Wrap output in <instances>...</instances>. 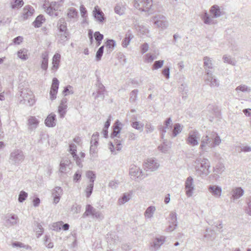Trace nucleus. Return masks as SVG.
Wrapping results in <instances>:
<instances>
[{
  "label": "nucleus",
  "mask_w": 251,
  "mask_h": 251,
  "mask_svg": "<svg viewBox=\"0 0 251 251\" xmlns=\"http://www.w3.org/2000/svg\"><path fill=\"white\" fill-rule=\"evenodd\" d=\"M221 143V139L219 135L212 131L202 137L200 149L202 153L208 152L210 149L219 146Z\"/></svg>",
  "instance_id": "nucleus-1"
},
{
  "label": "nucleus",
  "mask_w": 251,
  "mask_h": 251,
  "mask_svg": "<svg viewBox=\"0 0 251 251\" xmlns=\"http://www.w3.org/2000/svg\"><path fill=\"white\" fill-rule=\"evenodd\" d=\"M193 166L197 173L201 176H207L210 173V163L208 159L197 158L194 162Z\"/></svg>",
  "instance_id": "nucleus-2"
},
{
  "label": "nucleus",
  "mask_w": 251,
  "mask_h": 251,
  "mask_svg": "<svg viewBox=\"0 0 251 251\" xmlns=\"http://www.w3.org/2000/svg\"><path fill=\"white\" fill-rule=\"evenodd\" d=\"M19 100L20 103L31 106L35 103V100L33 93L27 87L23 85L19 87Z\"/></svg>",
  "instance_id": "nucleus-3"
},
{
  "label": "nucleus",
  "mask_w": 251,
  "mask_h": 251,
  "mask_svg": "<svg viewBox=\"0 0 251 251\" xmlns=\"http://www.w3.org/2000/svg\"><path fill=\"white\" fill-rule=\"evenodd\" d=\"M25 155L20 149H14L10 153L9 162L15 166L20 165L25 160Z\"/></svg>",
  "instance_id": "nucleus-4"
},
{
  "label": "nucleus",
  "mask_w": 251,
  "mask_h": 251,
  "mask_svg": "<svg viewBox=\"0 0 251 251\" xmlns=\"http://www.w3.org/2000/svg\"><path fill=\"white\" fill-rule=\"evenodd\" d=\"M200 134L197 130H192L188 133L186 139V143L191 147L197 146L199 143Z\"/></svg>",
  "instance_id": "nucleus-5"
},
{
  "label": "nucleus",
  "mask_w": 251,
  "mask_h": 251,
  "mask_svg": "<svg viewBox=\"0 0 251 251\" xmlns=\"http://www.w3.org/2000/svg\"><path fill=\"white\" fill-rule=\"evenodd\" d=\"M152 5V0H134V6L141 11H148Z\"/></svg>",
  "instance_id": "nucleus-6"
},
{
  "label": "nucleus",
  "mask_w": 251,
  "mask_h": 251,
  "mask_svg": "<svg viewBox=\"0 0 251 251\" xmlns=\"http://www.w3.org/2000/svg\"><path fill=\"white\" fill-rule=\"evenodd\" d=\"M152 22L154 24L161 30H165L169 25L168 22L166 18L161 14L155 16L152 18Z\"/></svg>",
  "instance_id": "nucleus-7"
},
{
  "label": "nucleus",
  "mask_w": 251,
  "mask_h": 251,
  "mask_svg": "<svg viewBox=\"0 0 251 251\" xmlns=\"http://www.w3.org/2000/svg\"><path fill=\"white\" fill-rule=\"evenodd\" d=\"M185 195L188 198L191 197L195 190V185L193 178L188 176L184 183Z\"/></svg>",
  "instance_id": "nucleus-8"
},
{
  "label": "nucleus",
  "mask_w": 251,
  "mask_h": 251,
  "mask_svg": "<svg viewBox=\"0 0 251 251\" xmlns=\"http://www.w3.org/2000/svg\"><path fill=\"white\" fill-rule=\"evenodd\" d=\"M59 7V4L55 1L51 2L49 5L47 4L43 5V8L46 13L52 16H57L58 15L57 11Z\"/></svg>",
  "instance_id": "nucleus-9"
},
{
  "label": "nucleus",
  "mask_w": 251,
  "mask_h": 251,
  "mask_svg": "<svg viewBox=\"0 0 251 251\" xmlns=\"http://www.w3.org/2000/svg\"><path fill=\"white\" fill-rule=\"evenodd\" d=\"M129 174L132 179H143L145 176H144L142 170L138 166L135 165H131L130 169Z\"/></svg>",
  "instance_id": "nucleus-10"
},
{
  "label": "nucleus",
  "mask_w": 251,
  "mask_h": 251,
  "mask_svg": "<svg viewBox=\"0 0 251 251\" xmlns=\"http://www.w3.org/2000/svg\"><path fill=\"white\" fill-rule=\"evenodd\" d=\"M206 75L205 82L207 85H209L211 87H218L219 86V81L213 75L212 71H207Z\"/></svg>",
  "instance_id": "nucleus-11"
},
{
  "label": "nucleus",
  "mask_w": 251,
  "mask_h": 251,
  "mask_svg": "<svg viewBox=\"0 0 251 251\" xmlns=\"http://www.w3.org/2000/svg\"><path fill=\"white\" fill-rule=\"evenodd\" d=\"M165 241L166 237L164 236H160L155 238L151 243V250L152 251H156L159 250Z\"/></svg>",
  "instance_id": "nucleus-12"
},
{
  "label": "nucleus",
  "mask_w": 251,
  "mask_h": 251,
  "mask_svg": "<svg viewBox=\"0 0 251 251\" xmlns=\"http://www.w3.org/2000/svg\"><path fill=\"white\" fill-rule=\"evenodd\" d=\"M144 168L150 171H154L159 167V163L157 160L149 158L144 164Z\"/></svg>",
  "instance_id": "nucleus-13"
},
{
  "label": "nucleus",
  "mask_w": 251,
  "mask_h": 251,
  "mask_svg": "<svg viewBox=\"0 0 251 251\" xmlns=\"http://www.w3.org/2000/svg\"><path fill=\"white\" fill-rule=\"evenodd\" d=\"M4 220L6 226H12L17 224L19 218L17 215L10 213L5 215Z\"/></svg>",
  "instance_id": "nucleus-14"
},
{
  "label": "nucleus",
  "mask_w": 251,
  "mask_h": 251,
  "mask_svg": "<svg viewBox=\"0 0 251 251\" xmlns=\"http://www.w3.org/2000/svg\"><path fill=\"white\" fill-rule=\"evenodd\" d=\"M164 126H160L159 127V130L161 135V138H164L165 134L167 132V130L171 131L172 126V120L171 118H167L164 123Z\"/></svg>",
  "instance_id": "nucleus-15"
},
{
  "label": "nucleus",
  "mask_w": 251,
  "mask_h": 251,
  "mask_svg": "<svg viewBox=\"0 0 251 251\" xmlns=\"http://www.w3.org/2000/svg\"><path fill=\"white\" fill-rule=\"evenodd\" d=\"M203 22L208 25H212L217 23L216 18L212 15L209 14L206 11H204L201 16Z\"/></svg>",
  "instance_id": "nucleus-16"
},
{
  "label": "nucleus",
  "mask_w": 251,
  "mask_h": 251,
  "mask_svg": "<svg viewBox=\"0 0 251 251\" xmlns=\"http://www.w3.org/2000/svg\"><path fill=\"white\" fill-rule=\"evenodd\" d=\"M208 192L215 198H219L222 195V189L217 185H210L208 187Z\"/></svg>",
  "instance_id": "nucleus-17"
},
{
  "label": "nucleus",
  "mask_w": 251,
  "mask_h": 251,
  "mask_svg": "<svg viewBox=\"0 0 251 251\" xmlns=\"http://www.w3.org/2000/svg\"><path fill=\"white\" fill-rule=\"evenodd\" d=\"M39 120L35 116H29L27 121L28 129L30 131L34 130L39 124Z\"/></svg>",
  "instance_id": "nucleus-18"
},
{
  "label": "nucleus",
  "mask_w": 251,
  "mask_h": 251,
  "mask_svg": "<svg viewBox=\"0 0 251 251\" xmlns=\"http://www.w3.org/2000/svg\"><path fill=\"white\" fill-rule=\"evenodd\" d=\"M34 9L30 5H26L24 7L22 13L21 19L25 20L30 18L34 12Z\"/></svg>",
  "instance_id": "nucleus-19"
},
{
  "label": "nucleus",
  "mask_w": 251,
  "mask_h": 251,
  "mask_svg": "<svg viewBox=\"0 0 251 251\" xmlns=\"http://www.w3.org/2000/svg\"><path fill=\"white\" fill-rule=\"evenodd\" d=\"M231 200H237L241 198L244 194V190L240 187H235L232 189L230 192Z\"/></svg>",
  "instance_id": "nucleus-20"
},
{
  "label": "nucleus",
  "mask_w": 251,
  "mask_h": 251,
  "mask_svg": "<svg viewBox=\"0 0 251 251\" xmlns=\"http://www.w3.org/2000/svg\"><path fill=\"white\" fill-rule=\"evenodd\" d=\"M71 162L68 158H63L60 163L59 171L62 173H65L71 169Z\"/></svg>",
  "instance_id": "nucleus-21"
},
{
  "label": "nucleus",
  "mask_w": 251,
  "mask_h": 251,
  "mask_svg": "<svg viewBox=\"0 0 251 251\" xmlns=\"http://www.w3.org/2000/svg\"><path fill=\"white\" fill-rule=\"evenodd\" d=\"M67 101L68 100L67 98H63L61 100L60 103L58 106V112L59 114L60 117L61 118H64L66 113V109L67 108Z\"/></svg>",
  "instance_id": "nucleus-22"
},
{
  "label": "nucleus",
  "mask_w": 251,
  "mask_h": 251,
  "mask_svg": "<svg viewBox=\"0 0 251 251\" xmlns=\"http://www.w3.org/2000/svg\"><path fill=\"white\" fill-rule=\"evenodd\" d=\"M76 146L75 144H70L69 145V152L72 155L74 159L75 160L77 165L79 167H82V165L81 163L80 160L78 156L76 153Z\"/></svg>",
  "instance_id": "nucleus-23"
},
{
  "label": "nucleus",
  "mask_w": 251,
  "mask_h": 251,
  "mask_svg": "<svg viewBox=\"0 0 251 251\" xmlns=\"http://www.w3.org/2000/svg\"><path fill=\"white\" fill-rule=\"evenodd\" d=\"M62 194L63 190L60 187L56 186L52 190V196L53 197V202L55 204L59 202Z\"/></svg>",
  "instance_id": "nucleus-24"
},
{
  "label": "nucleus",
  "mask_w": 251,
  "mask_h": 251,
  "mask_svg": "<svg viewBox=\"0 0 251 251\" xmlns=\"http://www.w3.org/2000/svg\"><path fill=\"white\" fill-rule=\"evenodd\" d=\"M93 16L97 21L102 23L104 21L105 18L102 11L99 8L98 6H96L93 11Z\"/></svg>",
  "instance_id": "nucleus-25"
},
{
  "label": "nucleus",
  "mask_w": 251,
  "mask_h": 251,
  "mask_svg": "<svg viewBox=\"0 0 251 251\" xmlns=\"http://www.w3.org/2000/svg\"><path fill=\"white\" fill-rule=\"evenodd\" d=\"M209 12L215 18H219L224 14V12L218 5L212 6L210 8Z\"/></svg>",
  "instance_id": "nucleus-26"
},
{
  "label": "nucleus",
  "mask_w": 251,
  "mask_h": 251,
  "mask_svg": "<svg viewBox=\"0 0 251 251\" xmlns=\"http://www.w3.org/2000/svg\"><path fill=\"white\" fill-rule=\"evenodd\" d=\"M123 126V125L119 120H117L113 125V131L111 134V137L112 138L119 137L118 135Z\"/></svg>",
  "instance_id": "nucleus-27"
},
{
  "label": "nucleus",
  "mask_w": 251,
  "mask_h": 251,
  "mask_svg": "<svg viewBox=\"0 0 251 251\" xmlns=\"http://www.w3.org/2000/svg\"><path fill=\"white\" fill-rule=\"evenodd\" d=\"M56 119L55 114L51 113L47 117L45 124L47 126L54 127L56 125Z\"/></svg>",
  "instance_id": "nucleus-28"
},
{
  "label": "nucleus",
  "mask_w": 251,
  "mask_h": 251,
  "mask_svg": "<svg viewBox=\"0 0 251 251\" xmlns=\"http://www.w3.org/2000/svg\"><path fill=\"white\" fill-rule=\"evenodd\" d=\"M156 208L154 206H149L144 212V217L146 219H151L153 217Z\"/></svg>",
  "instance_id": "nucleus-29"
},
{
  "label": "nucleus",
  "mask_w": 251,
  "mask_h": 251,
  "mask_svg": "<svg viewBox=\"0 0 251 251\" xmlns=\"http://www.w3.org/2000/svg\"><path fill=\"white\" fill-rule=\"evenodd\" d=\"M67 18L70 20L75 21L78 16V13L76 9L73 7H70L67 9Z\"/></svg>",
  "instance_id": "nucleus-30"
},
{
  "label": "nucleus",
  "mask_w": 251,
  "mask_h": 251,
  "mask_svg": "<svg viewBox=\"0 0 251 251\" xmlns=\"http://www.w3.org/2000/svg\"><path fill=\"white\" fill-rule=\"evenodd\" d=\"M203 64L206 74L207 71H212L211 70H212L213 67L211 58L207 56L204 57L203 58Z\"/></svg>",
  "instance_id": "nucleus-31"
},
{
  "label": "nucleus",
  "mask_w": 251,
  "mask_h": 251,
  "mask_svg": "<svg viewBox=\"0 0 251 251\" xmlns=\"http://www.w3.org/2000/svg\"><path fill=\"white\" fill-rule=\"evenodd\" d=\"M49 54L48 52L45 51L42 54V63H41V68L46 71L48 67V60H49Z\"/></svg>",
  "instance_id": "nucleus-32"
},
{
  "label": "nucleus",
  "mask_w": 251,
  "mask_h": 251,
  "mask_svg": "<svg viewBox=\"0 0 251 251\" xmlns=\"http://www.w3.org/2000/svg\"><path fill=\"white\" fill-rule=\"evenodd\" d=\"M182 130V126L178 123L176 124L174 126V129L172 131V133L169 132L168 133L171 134L172 137H176L179 133Z\"/></svg>",
  "instance_id": "nucleus-33"
},
{
  "label": "nucleus",
  "mask_w": 251,
  "mask_h": 251,
  "mask_svg": "<svg viewBox=\"0 0 251 251\" xmlns=\"http://www.w3.org/2000/svg\"><path fill=\"white\" fill-rule=\"evenodd\" d=\"M61 58V55L60 54L58 53H56L52 58V70H56L58 67L60 62V59Z\"/></svg>",
  "instance_id": "nucleus-34"
},
{
  "label": "nucleus",
  "mask_w": 251,
  "mask_h": 251,
  "mask_svg": "<svg viewBox=\"0 0 251 251\" xmlns=\"http://www.w3.org/2000/svg\"><path fill=\"white\" fill-rule=\"evenodd\" d=\"M69 32H59L57 34L58 42L63 44L69 39Z\"/></svg>",
  "instance_id": "nucleus-35"
},
{
  "label": "nucleus",
  "mask_w": 251,
  "mask_h": 251,
  "mask_svg": "<svg viewBox=\"0 0 251 251\" xmlns=\"http://www.w3.org/2000/svg\"><path fill=\"white\" fill-rule=\"evenodd\" d=\"M131 198V195L129 193H124L122 197L118 200V204L122 205L128 201Z\"/></svg>",
  "instance_id": "nucleus-36"
},
{
  "label": "nucleus",
  "mask_w": 251,
  "mask_h": 251,
  "mask_svg": "<svg viewBox=\"0 0 251 251\" xmlns=\"http://www.w3.org/2000/svg\"><path fill=\"white\" fill-rule=\"evenodd\" d=\"M28 50L26 49H22L19 50L17 52V55L19 58L23 60H26L28 59L27 55Z\"/></svg>",
  "instance_id": "nucleus-37"
},
{
  "label": "nucleus",
  "mask_w": 251,
  "mask_h": 251,
  "mask_svg": "<svg viewBox=\"0 0 251 251\" xmlns=\"http://www.w3.org/2000/svg\"><path fill=\"white\" fill-rule=\"evenodd\" d=\"M97 210L90 204H87L86 206L85 212L84 215L86 216H93Z\"/></svg>",
  "instance_id": "nucleus-38"
},
{
  "label": "nucleus",
  "mask_w": 251,
  "mask_h": 251,
  "mask_svg": "<svg viewBox=\"0 0 251 251\" xmlns=\"http://www.w3.org/2000/svg\"><path fill=\"white\" fill-rule=\"evenodd\" d=\"M107 242L110 245H114L117 244L119 240L118 237L114 233H110L109 235H107Z\"/></svg>",
  "instance_id": "nucleus-39"
},
{
  "label": "nucleus",
  "mask_w": 251,
  "mask_h": 251,
  "mask_svg": "<svg viewBox=\"0 0 251 251\" xmlns=\"http://www.w3.org/2000/svg\"><path fill=\"white\" fill-rule=\"evenodd\" d=\"M131 126L132 128L142 132L143 130L144 125L140 122L134 121L131 123Z\"/></svg>",
  "instance_id": "nucleus-40"
},
{
  "label": "nucleus",
  "mask_w": 251,
  "mask_h": 251,
  "mask_svg": "<svg viewBox=\"0 0 251 251\" xmlns=\"http://www.w3.org/2000/svg\"><path fill=\"white\" fill-rule=\"evenodd\" d=\"M125 7L122 3H118L115 7V12L119 15H122L124 13Z\"/></svg>",
  "instance_id": "nucleus-41"
},
{
  "label": "nucleus",
  "mask_w": 251,
  "mask_h": 251,
  "mask_svg": "<svg viewBox=\"0 0 251 251\" xmlns=\"http://www.w3.org/2000/svg\"><path fill=\"white\" fill-rule=\"evenodd\" d=\"M63 222L62 221L53 223L50 226V228L55 231H59Z\"/></svg>",
  "instance_id": "nucleus-42"
},
{
  "label": "nucleus",
  "mask_w": 251,
  "mask_h": 251,
  "mask_svg": "<svg viewBox=\"0 0 251 251\" xmlns=\"http://www.w3.org/2000/svg\"><path fill=\"white\" fill-rule=\"evenodd\" d=\"M57 26L59 31H66L67 25L64 19H61L57 23Z\"/></svg>",
  "instance_id": "nucleus-43"
},
{
  "label": "nucleus",
  "mask_w": 251,
  "mask_h": 251,
  "mask_svg": "<svg viewBox=\"0 0 251 251\" xmlns=\"http://www.w3.org/2000/svg\"><path fill=\"white\" fill-rule=\"evenodd\" d=\"M45 19L44 18L43 15H39L38 16L34 21V22L33 23V25L35 27H40L41 26L42 24L45 22Z\"/></svg>",
  "instance_id": "nucleus-44"
},
{
  "label": "nucleus",
  "mask_w": 251,
  "mask_h": 251,
  "mask_svg": "<svg viewBox=\"0 0 251 251\" xmlns=\"http://www.w3.org/2000/svg\"><path fill=\"white\" fill-rule=\"evenodd\" d=\"M133 37V36L131 34H126V37L122 41V46L124 48L127 47Z\"/></svg>",
  "instance_id": "nucleus-45"
},
{
  "label": "nucleus",
  "mask_w": 251,
  "mask_h": 251,
  "mask_svg": "<svg viewBox=\"0 0 251 251\" xmlns=\"http://www.w3.org/2000/svg\"><path fill=\"white\" fill-rule=\"evenodd\" d=\"M251 90V88L245 85H241L237 87L235 89V91L237 93H239L240 92H250Z\"/></svg>",
  "instance_id": "nucleus-46"
},
{
  "label": "nucleus",
  "mask_w": 251,
  "mask_h": 251,
  "mask_svg": "<svg viewBox=\"0 0 251 251\" xmlns=\"http://www.w3.org/2000/svg\"><path fill=\"white\" fill-rule=\"evenodd\" d=\"M247 206L245 207V213L249 216H251V197L248 198L246 202Z\"/></svg>",
  "instance_id": "nucleus-47"
},
{
  "label": "nucleus",
  "mask_w": 251,
  "mask_h": 251,
  "mask_svg": "<svg viewBox=\"0 0 251 251\" xmlns=\"http://www.w3.org/2000/svg\"><path fill=\"white\" fill-rule=\"evenodd\" d=\"M138 90L137 89H134L132 90L130 93L129 101L131 102H134L136 101L137 98V95Z\"/></svg>",
  "instance_id": "nucleus-48"
},
{
  "label": "nucleus",
  "mask_w": 251,
  "mask_h": 251,
  "mask_svg": "<svg viewBox=\"0 0 251 251\" xmlns=\"http://www.w3.org/2000/svg\"><path fill=\"white\" fill-rule=\"evenodd\" d=\"M86 177L89 179L90 183H94L96 179V175L94 172L92 171H88L86 173Z\"/></svg>",
  "instance_id": "nucleus-49"
},
{
  "label": "nucleus",
  "mask_w": 251,
  "mask_h": 251,
  "mask_svg": "<svg viewBox=\"0 0 251 251\" xmlns=\"http://www.w3.org/2000/svg\"><path fill=\"white\" fill-rule=\"evenodd\" d=\"M93 187H94V183H90L89 182V184L87 185V186L86 187L85 190V193H86V196L87 198H89L90 196H91V195L93 192Z\"/></svg>",
  "instance_id": "nucleus-50"
},
{
  "label": "nucleus",
  "mask_w": 251,
  "mask_h": 251,
  "mask_svg": "<svg viewBox=\"0 0 251 251\" xmlns=\"http://www.w3.org/2000/svg\"><path fill=\"white\" fill-rule=\"evenodd\" d=\"M225 170V166L222 164H219L216 165L214 172L217 174H222Z\"/></svg>",
  "instance_id": "nucleus-51"
},
{
  "label": "nucleus",
  "mask_w": 251,
  "mask_h": 251,
  "mask_svg": "<svg viewBox=\"0 0 251 251\" xmlns=\"http://www.w3.org/2000/svg\"><path fill=\"white\" fill-rule=\"evenodd\" d=\"M13 2L11 3V8L12 9L21 7L24 4L23 0H13Z\"/></svg>",
  "instance_id": "nucleus-52"
},
{
  "label": "nucleus",
  "mask_w": 251,
  "mask_h": 251,
  "mask_svg": "<svg viewBox=\"0 0 251 251\" xmlns=\"http://www.w3.org/2000/svg\"><path fill=\"white\" fill-rule=\"evenodd\" d=\"M28 196V194L24 191H21L20 192L18 197V201L20 202H23L25 201Z\"/></svg>",
  "instance_id": "nucleus-53"
},
{
  "label": "nucleus",
  "mask_w": 251,
  "mask_h": 251,
  "mask_svg": "<svg viewBox=\"0 0 251 251\" xmlns=\"http://www.w3.org/2000/svg\"><path fill=\"white\" fill-rule=\"evenodd\" d=\"M59 83L58 80L55 77L53 78L50 90L58 91Z\"/></svg>",
  "instance_id": "nucleus-54"
},
{
  "label": "nucleus",
  "mask_w": 251,
  "mask_h": 251,
  "mask_svg": "<svg viewBox=\"0 0 251 251\" xmlns=\"http://www.w3.org/2000/svg\"><path fill=\"white\" fill-rule=\"evenodd\" d=\"M95 38L97 42V46H99L101 44V41L103 38V35L100 32H95L94 35Z\"/></svg>",
  "instance_id": "nucleus-55"
},
{
  "label": "nucleus",
  "mask_w": 251,
  "mask_h": 251,
  "mask_svg": "<svg viewBox=\"0 0 251 251\" xmlns=\"http://www.w3.org/2000/svg\"><path fill=\"white\" fill-rule=\"evenodd\" d=\"M223 59L225 63H227L232 65H235V61L232 59L230 56L224 55L223 56Z\"/></svg>",
  "instance_id": "nucleus-56"
},
{
  "label": "nucleus",
  "mask_w": 251,
  "mask_h": 251,
  "mask_svg": "<svg viewBox=\"0 0 251 251\" xmlns=\"http://www.w3.org/2000/svg\"><path fill=\"white\" fill-rule=\"evenodd\" d=\"M103 50L104 46H102L100 47L98 50L96 55V60L97 61H99L101 59V56H102L103 53Z\"/></svg>",
  "instance_id": "nucleus-57"
},
{
  "label": "nucleus",
  "mask_w": 251,
  "mask_h": 251,
  "mask_svg": "<svg viewBox=\"0 0 251 251\" xmlns=\"http://www.w3.org/2000/svg\"><path fill=\"white\" fill-rule=\"evenodd\" d=\"M186 88V87L185 85L182 84L180 87L179 88V90L181 92H182V99H186L187 98V93L188 90Z\"/></svg>",
  "instance_id": "nucleus-58"
},
{
  "label": "nucleus",
  "mask_w": 251,
  "mask_h": 251,
  "mask_svg": "<svg viewBox=\"0 0 251 251\" xmlns=\"http://www.w3.org/2000/svg\"><path fill=\"white\" fill-rule=\"evenodd\" d=\"M170 219V223H177V217H176V213L174 211H172L170 212L169 215Z\"/></svg>",
  "instance_id": "nucleus-59"
},
{
  "label": "nucleus",
  "mask_w": 251,
  "mask_h": 251,
  "mask_svg": "<svg viewBox=\"0 0 251 251\" xmlns=\"http://www.w3.org/2000/svg\"><path fill=\"white\" fill-rule=\"evenodd\" d=\"M98 136L99 134L98 133L93 134L92 136L91 140V144H93L95 147H97L98 144Z\"/></svg>",
  "instance_id": "nucleus-60"
},
{
  "label": "nucleus",
  "mask_w": 251,
  "mask_h": 251,
  "mask_svg": "<svg viewBox=\"0 0 251 251\" xmlns=\"http://www.w3.org/2000/svg\"><path fill=\"white\" fill-rule=\"evenodd\" d=\"M74 93V91L73 90V87L71 85H68L67 87H66L63 91V94L66 96L68 94H73Z\"/></svg>",
  "instance_id": "nucleus-61"
},
{
  "label": "nucleus",
  "mask_w": 251,
  "mask_h": 251,
  "mask_svg": "<svg viewBox=\"0 0 251 251\" xmlns=\"http://www.w3.org/2000/svg\"><path fill=\"white\" fill-rule=\"evenodd\" d=\"M81 174H82V171L81 170H78L77 171L74 176H73V180L75 182H78L79 181L81 177Z\"/></svg>",
  "instance_id": "nucleus-62"
},
{
  "label": "nucleus",
  "mask_w": 251,
  "mask_h": 251,
  "mask_svg": "<svg viewBox=\"0 0 251 251\" xmlns=\"http://www.w3.org/2000/svg\"><path fill=\"white\" fill-rule=\"evenodd\" d=\"M159 150L163 153H167L170 148V146L166 145L165 143H163V145L159 146L158 147Z\"/></svg>",
  "instance_id": "nucleus-63"
},
{
  "label": "nucleus",
  "mask_w": 251,
  "mask_h": 251,
  "mask_svg": "<svg viewBox=\"0 0 251 251\" xmlns=\"http://www.w3.org/2000/svg\"><path fill=\"white\" fill-rule=\"evenodd\" d=\"M115 46V42L113 40H108L106 42V47L108 48L110 51H112Z\"/></svg>",
  "instance_id": "nucleus-64"
}]
</instances>
